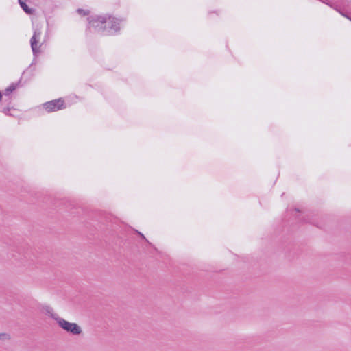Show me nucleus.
Segmentation results:
<instances>
[{"label": "nucleus", "instance_id": "nucleus-1", "mask_svg": "<svg viewBox=\"0 0 351 351\" xmlns=\"http://www.w3.org/2000/svg\"><path fill=\"white\" fill-rule=\"evenodd\" d=\"M108 18L106 16L91 15L87 18V30L102 33L105 31Z\"/></svg>", "mask_w": 351, "mask_h": 351}, {"label": "nucleus", "instance_id": "nucleus-2", "mask_svg": "<svg viewBox=\"0 0 351 351\" xmlns=\"http://www.w3.org/2000/svg\"><path fill=\"white\" fill-rule=\"evenodd\" d=\"M56 321L60 327L68 332L73 335H80L82 332L81 328L75 323L69 322L60 317L56 318Z\"/></svg>", "mask_w": 351, "mask_h": 351}, {"label": "nucleus", "instance_id": "nucleus-3", "mask_svg": "<svg viewBox=\"0 0 351 351\" xmlns=\"http://www.w3.org/2000/svg\"><path fill=\"white\" fill-rule=\"evenodd\" d=\"M43 108L48 112H55L65 108L64 101L58 99L43 104Z\"/></svg>", "mask_w": 351, "mask_h": 351}, {"label": "nucleus", "instance_id": "nucleus-4", "mask_svg": "<svg viewBox=\"0 0 351 351\" xmlns=\"http://www.w3.org/2000/svg\"><path fill=\"white\" fill-rule=\"evenodd\" d=\"M299 213H300V210L298 208H295L293 210L287 211V215L294 216L295 220L297 221V222L308 223L311 224H313L315 226H317V224L315 223L314 221L312 219L309 218L308 215L300 217V215L298 214Z\"/></svg>", "mask_w": 351, "mask_h": 351}, {"label": "nucleus", "instance_id": "nucleus-5", "mask_svg": "<svg viewBox=\"0 0 351 351\" xmlns=\"http://www.w3.org/2000/svg\"><path fill=\"white\" fill-rule=\"evenodd\" d=\"M125 22V18H117L111 15V35H117L121 29V25Z\"/></svg>", "mask_w": 351, "mask_h": 351}, {"label": "nucleus", "instance_id": "nucleus-6", "mask_svg": "<svg viewBox=\"0 0 351 351\" xmlns=\"http://www.w3.org/2000/svg\"><path fill=\"white\" fill-rule=\"evenodd\" d=\"M41 34V32L39 29H35L34 32V34L30 40L31 48L34 56L38 53V38L40 37Z\"/></svg>", "mask_w": 351, "mask_h": 351}, {"label": "nucleus", "instance_id": "nucleus-7", "mask_svg": "<svg viewBox=\"0 0 351 351\" xmlns=\"http://www.w3.org/2000/svg\"><path fill=\"white\" fill-rule=\"evenodd\" d=\"M19 3L25 13H27V14H32L33 13L34 10L29 8L24 0H19Z\"/></svg>", "mask_w": 351, "mask_h": 351}, {"label": "nucleus", "instance_id": "nucleus-8", "mask_svg": "<svg viewBox=\"0 0 351 351\" xmlns=\"http://www.w3.org/2000/svg\"><path fill=\"white\" fill-rule=\"evenodd\" d=\"M45 313L50 316L51 318L56 320V318L59 317L57 314L53 313V308L50 306H45L44 307Z\"/></svg>", "mask_w": 351, "mask_h": 351}, {"label": "nucleus", "instance_id": "nucleus-9", "mask_svg": "<svg viewBox=\"0 0 351 351\" xmlns=\"http://www.w3.org/2000/svg\"><path fill=\"white\" fill-rule=\"evenodd\" d=\"M18 84L16 83H12L5 90L4 92V95L5 96L10 95L17 87Z\"/></svg>", "mask_w": 351, "mask_h": 351}, {"label": "nucleus", "instance_id": "nucleus-10", "mask_svg": "<svg viewBox=\"0 0 351 351\" xmlns=\"http://www.w3.org/2000/svg\"><path fill=\"white\" fill-rule=\"evenodd\" d=\"M33 260H30V257L29 254H25L23 258L22 263L24 265H30L32 264Z\"/></svg>", "mask_w": 351, "mask_h": 351}, {"label": "nucleus", "instance_id": "nucleus-11", "mask_svg": "<svg viewBox=\"0 0 351 351\" xmlns=\"http://www.w3.org/2000/svg\"><path fill=\"white\" fill-rule=\"evenodd\" d=\"M335 10L337 11H338L342 16H343L344 17H346L351 21V14L350 13H349L348 12H343V11L339 10L338 8H335Z\"/></svg>", "mask_w": 351, "mask_h": 351}, {"label": "nucleus", "instance_id": "nucleus-12", "mask_svg": "<svg viewBox=\"0 0 351 351\" xmlns=\"http://www.w3.org/2000/svg\"><path fill=\"white\" fill-rule=\"evenodd\" d=\"M77 12L80 14H82L83 16H86L89 14V11L86 10H84L82 8H79L77 10Z\"/></svg>", "mask_w": 351, "mask_h": 351}, {"label": "nucleus", "instance_id": "nucleus-13", "mask_svg": "<svg viewBox=\"0 0 351 351\" xmlns=\"http://www.w3.org/2000/svg\"><path fill=\"white\" fill-rule=\"evenodd\" d=\"M136 232L141 237L142 239L145 240L149 245H152V243L149 242V241L145 238L143 234H142L138 230H136Z\"/></svg>", "mask_w": 351, "mask_h": 351}, {"label": "nucleus", "instance_id": "nucleus-14", "mask_svg": "<svg viewBox=\"0 0 351 351\" xmlns=\"http://www.w3.org/2000/svg\"><path fill=\"white\" fill-rule=\"evenodd\" d=\"M9 337V335L5 333H0V339H5Z\"/></svg>", "mask_w": 351, "mask_h": 351}, {"label": "nucleus", "instance_id": "nucleus-15", "mask_svg": "<svg viewBox=\"0 0 351 351\" xmlns=\"http://www.w3.org/2000/svg\"><path fill=\"white\" fill-rule=\"evenodd\" d=\"M10 108H4L3 109V112L6 115L9 114Z\"/></svg>", "mask_w": 351, "mask_h": 351}, {"label": "nucleus", "instance_id": "nucleus-16", "mask_svg": "<svg viewBox=\"0 0 351 351\" xmlns=\"http://www.w3.org/2000/svg\"><path fill=\"white\" fill-rule=\"evenodd\" d=\"M110 221H111V232L113 230V228H112V215L111 214V219H110Z\"/></svg>", "mask_w": 351, "mask_h": 351}, {"label": "nucleus", "instance_id": "nucleus-17", "mask_svg": "<svg viewBox=\"0 0 351 351\" xmlns=\"http://www.w3.org/2000/svg\"><path fill=\"white\" fill-rule=\"evenodd\" d=\"M1 99H2V93H1V92L0 91V101H1Z\"/></svg>", "mask_w": 351, "mask_h": 351}]
</instances>
